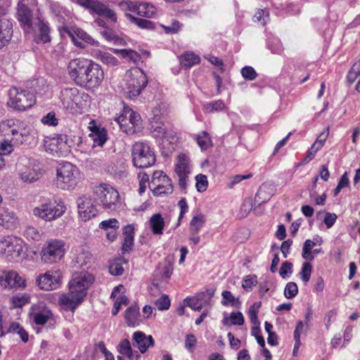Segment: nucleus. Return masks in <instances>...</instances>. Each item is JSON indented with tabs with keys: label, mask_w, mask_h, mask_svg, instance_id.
<instances>
[{
	"label": "nucleus",
	"mask_w": 360,
	"mask_h": 360,
	"mask_svg": "<svg viewBox=\"0 0 360 360\" xmlns=\"http://www.w3.org/2000/svg\"><path fill=\"white\" fill-rule=\"evenodd\" d=\"M67 73L74 84L86 90L97 89L105 77L102 67L84 57L71 59L67 65Z\"/></svg>",
	"instance_id": "f257e3e1"
},
{
	"label": "nucleus",
	"mask_w": 360,
	"mask_h": 360,
	"mask_svg": "<svg viewBox=\"0 0 360 360\" xmlns=\"http://www.w3.org/2000/svg\"><path fill=\"white\" fill-rule=\"evenodd\" d=\"M148 84L145 72L139 68L128 70L120 84L122 91L127 98L138 96Z\"/></svg>",
	"instance_id": "f03ea898"
},
{
	"label": "nucleus",
	"mask_w": 360,
	"mask_h": 360,
	"mask_svg": "<svg viewBox=\"0 0 360 360\" xmlns=\"http://www.w3.org/2000/svg\"><path fill=\"white\" fill-rule=\"evenodd\" d=\"M94 201L99 203L105 210H115L120 203L121 198L119 191L112 185L101 182L91 188Z\"/></svg>",
	"instance_id": "7ed1b4c3"
},
{
	"label": "nucleus",
	"mask_w": 360,
	"mask_h": 360,
	"mask_svg": "<svg viewBox=\"0 0 360 360\" xmlns=\"http://www.w3.org/2000/svg\"><path fill=\"white\" fill-rule=\"evenodd\" d=\"M8 96L6 105L15 111L28 110L37 103L36 95L27 89L13 86L9 89Z\"/></svg>",
	"instance_id": "20e7f679"
},
{
	"label": "nucleus",
	"mask_w": 360,
	"mask_h": 360,
	"mask_svg": "<svg viewBox=\"0 0 360 360\" xmlns=\"http://www.w3.org/2000/svg\"><path fill=\"white\" fill-rule=\"evenodd\" d=\"M82 173L70 162L60 164L57 168L56 184L63 190H72L81 182Z\"/></svg>",
	"instance_id": "39448f33"
},
{
	"label": "nucleus",
	"mask_w": 360,
	"mask_h": 360,
	"mask_svg": "<svg viewBox=\"0 0 360 360\" xmlns=\"http://www.w3.org/2000/svg\"><path fill=\"white\" fill-rule=\"evenodd\" d=\"M63 105L74 114H82L89 104L90 96L75 87L66 88L61 91Z\"/></svg>",
	"instance_id": "423d86ee"
},
{
	"label": "nucleus",
	"mask_w": 360,
	"mask_h": 360,
	"mask_svg": "<svg viewBox=\"0 0 360 360\" xmlns=\"http://www.w3.org/2000/svg\"><path fill=\"white\" fill-rule=\"evenodd\" d=\"M65 211L66 206L61 199H44L33 209V214L46 221H51L62 217Z\"/></svg>",
	"instance_id": "0eeeda50"
},
{
	"label": "nucleus",
	"mask_w": 360,
	"mask_h": 360,
	"mask_svg": "<svg viewBox=\"0 0 360 360\" xmlns=\"http://www.w3.org/2000/svg\"><path fill=\"white\" fill-rule=\"evenodd\" d=\"M66 252L65 242L60 239L49 240L40 252L41 260L44 264H53L62 260Z\"/></svg>",
	"instance_id": "6e6552de"
},
{
	"label": "nucleus",
	"mask_w": 360,
	"mask_h": 360,
	"mask_svg": "<svg viewBox=\"0 0 360 360\" xmlns=\"http://www.w3.org/2000/svg\"><path fill=\"white\" fill-rule=\"evenodd\" d=\"M59 31L62 37H69L74 45L79 49H85L88 45H98L97 41L77 25H64Z\"/></svg>",
	"instance_id": "1a4fd4ad"
},
{
	"label": "nucleus",
	"mask_w": 360,
	"mask_h": 360,
	"mask_svg": "<svg viewBox=\"0 0 360 360\" xmlns=\"http://www.w3.org/2000/svg\"><path fill=\"white\" fill-rule=\"evenodd\" d=\"M132 160L135 167L147 168L155 163L156 158L154 152L147 144L136 142L132 146Z\"/></svg>",
	"instance_id": "9d476101"
},
{
	"label": "nucleus",
	"mask_w": 360,
	"mask_h": 360,
	"mask_svg": "<svg viewBox=\"0 0 360 360\" xmlns=\"http://www.w3.org/2000/svg\"><path fill=\"white\" fill-rule=\"evenodd\" d=\"M95 281L94 276L89 271H75L70 279L68 287L82 297L87 295V290Z\"/></svg>",
	"instance_id": "9b49d317"
},
{
	"label": "nucleus",
	"mask_w": 360,
	"mask_h": 360,
	"mask_svg": "<svg viewBox=\"0 0 360 360\" xmlns=\"http://www.w3.org/2000/svg\"><path fill=\"white\" fill-rule=\"evenodd\" d=\"M120 129L127 134H133L141 123L140 115L128 106H124L120 116L116 119Z\"/></svg>",
	"instance_id": "f8f14e48"
},
{
	"label": "nucleus",
	"mask_w": 360,
	"mask_h": 360,
	"mask_svg": "<svg viewBox=\"0 0 360 360\" xmlns=\"http://www.w3.org/2000/svg\"><path fill=\"white\" fill-rule=\"evenodd\" d=\"M0 286L4 290H24L27 280L17 271L4 269L0 271Z\"/></svg>",
	"instance_id": "ddd939ff"
},
{
	"label": "nucleus",
	"mask_w": 360,
	"mask_h": 360,
	"mask_svg": "<svg viewBox=\"0 0 360 360\" xmlns=\"http://www.w3.org/2000/svg\"><path fill=\"white\" fill-rule=\"evenodd\" d=\"M23 247L24 242L20 238L8 236L0 238V253L9 259L19 257Z\"/></svg>",
	"instance_id": "4468645a"
},
{
	"label": "nucleus",
	"mask_w": 360,
	"mask_h": 360,
	"mask_svg": "<svg viewBox=\"0 0 360 360\" xmlns=\"http://www.w3.org/2000/svg\"><path fill=\"white\" fill-rule=\"evenodd\" d=\"M76 2L88 9L91 13L103 16L110 22L116 23L117 21L115 12L110 9L108 5L98 0H76Z\"/></svg>",
	"instance_id": "2eb2a0df"
},
{
	"label": "nucleus",
	"mask_w": 360,
	"mask_h": 360,
	"mask_svg": "<svg viewBox=\"0 0 360 360\" xmlns=\"http://www.w3.org/2000/svg\"><path fill=\"white\" fill-rule=\"evenodd\" d=\"M150 184L155 195L171 194L174 190L171 179L162 170L153 172Z\"/></svg>",
	"instance_id": "dca6fc26"
},
{
	"label": "nucleus",
	"mask_w": 360,
	"mask_h": 360,
	"mask_svg": "<svg viewBox=\"0 0 360 360\" xmlns=\"http://www.w3.org/2000/svg\"><path fill=\"white\" fill-rule=\"evenodd\" d=\"M63 274L60 269H51L40 274L37 283L43 290H53L58 288L63 282Z\"/></svg>",
	"instance_id": "f3484780"
},
{
	"label": "nucleus",
	"mask_w": 360,
	"mask_h": 360,
	"mask_svg": "<svg viewBox=\"0 0 360 360\" xmlns=\"http://www.w3.org/2000/svg\"><path fill=\"white\" fill-rule=\"evenodd\" d=\"M174 172L179 177V184L182 188L186 186L190 170V159L185 153H179L175 160Z\"/></svg>",
	"instance_id": "a211bd4d"
},
{
	"label": "nucleus",
	"mask_w": 360,
	"mask_h": 360,
	"mask_svg": "<svg viewBox=\"0 0 360 360\" xmlns=\"http://www.w3.org/2000/svg\"><path fill=\"white\" fill-rule=\"evenodd\" d=\"M84 298L71 289L68 292L60 295L58 305L65 311L74 312L75 309L83 302Z\"/></svg>",
	"instance_id": "6ab92c4d"
},
{
	"label": "nucleus",
	"mask_w": 360,
	"mask_h": 360,
	"mask_svg": "<svg viewBox=\"0 0 360 360\" xmlns=\"http://www.w3.org/2000/svg\"><path fill=\"white\" fill-rule=\"evenodd\" d=\"M98 213L93 200L89 197H82L78 203V214L83 221H86L96 217Z\"/></svg>",
	"instance_id": "aec40b11"
},
{
	"label": "nucleus",
	"mask_w": 360,
	"mask_h": 360,
	"mask_svg": "<svg viewBox=\"0 0 360 360\" xmlns=\"http://www.w3.org/2000/svg\"><path fill=\"white\" fill-rule=\"evenodd\" d=\"M132 345L139 349L138 353L145 354L154 347L155 340L152 335H147L142 331H136L132 335Z\"/></svg>",
	"instance_id": "412c9836"
},
{
	"label": "nucleus",
	"mask_w": 360,
	"mask_h": 360,
	"mask_svg": "<svg viewBox=\"0 0 360 360\" xmlns=\"http://www.w3.org/2000/svg\"><path fill=\"white\" fill-rule=\"evenodd\" d=\"M43 146L46 152L52 155H60L63 151L66 144L60 135L46 136L43 140Z\"/></svg>",
	"instance_id": "4be33fe9"
},
{
	"label": "nucleus",
	"mask_w": 360,
	"mask_h": 360,
	"mask_svg": "<svg viewBox=\"0 0 360 360\" xmlns=\"http://www.w3.org/2000/svg\"><path fill=\"white\" fill-rule=\"evenodd\" d=\"M112 51L119 56L121 58L125 60L127 62L134 64L138 63L143 58L148 57L150 55L148 51L142 49L139 51H136L131 49H112Z\"/></svg>",
	"instance_id": "5701e85b"
},
{
	"label": "nucleus",
	"mask_w": 360,
	"mask_h": 360,
	"mask_svg": "<svg viewBox=\"0 0 360 360\" xmlns=\"http://www.w3.org/2000/svg\"><path fill=\"white\" fill-rule=\"evenodd\" d=\"M6 10L0 7V49L10 40L12 33V24L4 17Z\"/></svg>",
	"instance_id": "b1692460"
},
{
	"label": "nucleus",
	"mask_w": 360,
	"mask_h": 360,
	"mask_svg": "<svg viewBox=\"0 0 360 360\" xmlns=\"http://www.w3.org/2000/svg\"><path fill=\"white\" fill-rule=\"evenodd\" d=\"M91 131L89 136L94 141V146L102 147L107 141V131L101 125H98L95 120H91L88 127Z\"/></svg>",
	"instance_id": "393cba45"
},
{
	"label": "nucleus",
	"mask_w": 360,
	"mask_h": 360,
	"mask_svg": "<svg viewBox=\"0 0 360 360\" xmlns=\"http://www.w3.org/2000/svg\"><path fill=\"white\" fill-rule=\"evenodd\" d=\"M18 20L21 23L25 32H31L32 31V14L31 10L23 4H19L18 7Z\"/></svg>",
	"instance_id": "a878e982"
},
{
	"label": "nucleus",
	"mask_w": 360,
	"mask_h": 360,
	"mask_svg": "<svg viewBox=\"0 0 360 360\" xmlns=\"http://www.w3.org/2000/svg\"><path fill=\"white\" fill-rule=\"evenodd\" d=\"M30 319L36 325L44 326L53 319V314L47 307L32 308Z\"/></svg>",
	"instance_id": "bb28decb"
},
{
	"label": "nucleus",
	"mask_w": 360,
	"mask_h": 360,
	"mask_svg": "<svg viewBox=\"0 0 360 360\" xmlns=\"http://www.w3.org/2000/svg\"><path fill=\"white\" fill-rule=\"evenodd\" d=\"M117 349L120 354L126 356L127 360H140L141 359V355L138 351L132 349L131 344L127 338L123 339L119 342Z\"/></svg>",
	"instance_id": "cd10ccee"
},
{
	"label": "nucleus",
	"mask_w": 360,
	"mask_h": 360,
	"mask_svg": "<svg viewBox=\"0 0 360 360\" xmlns=\"http://www.w3.org/2000/svg\"><path fill=\"white\" fill-rule=\"evenodd\" d=\"M37 31L34 36V41L37 44H46L50 42L51 36H50V28L48 25L44 22L43 20L38 19V22L37 24Z\"/></svg>",
	"instance_id": "c85d7f7f"
},
{
	"label": "nucleus",
	"mask_w": 360,
	"mask_h": 360,
	"mask_svg": "<svg viewBox=\"0 0 360 360\" xmlns=\"http://www.w3.org/2000/svg\"><path fill=\"white\" fill-rule=\"evenodd\" d=\"M212 296V293L208 291L201 292L197 293L195 296L186 298L185 302L189 307L194 310L199 311L202 308L203 302L205 300L206 297H211Z\"/></svg>",
	"instance_id": "c756f323"
},
{
	"label": "nucleus",
	"mask_w": 360,
	"mask_h": 360,
	"mask_svg": "<svg viewBox=\"0 0 360 360\" xmlns=\"http://www.w3.org/2000/svg\"><path fill=\"white\" fill-rule=\"evenodd\" d=\"M123 237L122 250L123 252H128L134 245V227L133 225L129 224L124 227Z\"/></svg>",
	"instance_id": "7c9ffc66"
},
{
	"label": "nucleus",
	"mask_w": 360,
	"mask_h": 360,
	"mask_svg": "<svg viewBox=\"0 0 360 360\" xmlns=\"http://www.w3.org/2000/svg\"><path fill=\"white\" fill-rule=\"evenodd\" d=\"M124 319L130 327L139 325L141 322L139 307L136 305L128 307L124 312Z\"/></svg>",
	"instance_id": "2f4dec72"
},
{
	"label": "nucleus",
	"mask_w": 360,
	"mask_h": 360,
	"mask_svg": "<svg viewBox=\"0 0 360 360\" xmlns=\"http://www.w3.org/2000/svg\"><path fill=\"white\" fill-rule=\"evenodd\" d=\"M17 220L15 213L4 207L0 209V226L6 229L13 228L15 226Z\"/></svg>",
	"instance_id": "473e14b6"
},
{
	"label": "nucleus",
	"mask_w": 360,
	"mask_h": 360,
	"mask_svg": "<svg viewBox=\"0 0 360 360\" xmlns=\"http://www.w3.org/2000/svg\"><path fill=\"white\" fill-rule=\"evenodd\" d=\"M152 232L155 235H161L165 226V219L160 214H153L149 220Z\"/></svg>",
	"instance_id": "72a5a7b5"
},
{
	"label": "nucleus",
	"mask_w": 360,
	"mask_h": 360,
	"mask_svg": "<svg viewBox=\"0 0 360 360\" xmlns=\"http://www.w3.org/2000/svg\"><path fill=\"white\" fill-rule=\"evenodd\" d=\"M20 176L24 181L33 182L39 179L41 172L34 168L25 167L20 169Z\"/></svg>",
	"instance_id": "f704fd0d"
},
{
	"label": "nucleus",
	"mask_w": 360,
	"mask_h": 360,
	"mask_svg": "<svg viewBox=\"0 0 360 360\" xmlns=\"http://www.w3.org/2000/svg\"><path fill=\"white\" fill-rule=\"evenodd\" d=\"M316 241L314 240H307L302 248V256L307 260L311 261L314 258V254L320 252V250H314L312 251L313 248L316 245Z\"/></svg>",
	"instance_id": "c9c22d12"
},
{
	"label": "nucleus",
	"mask_w": 360,
	"mask_h": 360,
	"mask_svg": "<svg viewBox=\"0 0 360 360\" xmlns=\"http://www.w3.org/2000/svg\"><path fill=\"white\" fill-rule=\"evenodd\" d=\"M156 13L157 8L154 5L147 2L139 4L137 13L139 15L150 18L154 17L156 15Z\"/></svg>",
	"instance_id": "e433bc0d"
},
{
	"label": "nucleus",
	"mask_w": 360,
	"mask_h": 360,
	"mask_svg": "<svg viewBox=\"0 0 360 360\" xmlns=\"http://www.w3.org/2000/svg\"><path fill=\"white\" fill-rule=\"evenodd\" d=\"M11 308H22L30 302V295L27 293L17 294L10 300Z\"/></svg>",
	"instance_id": "4c0bfd02"
},
{
	"label": "nucleus",
	"mask_w": 360,
	"mask_h": 360,
	"mask_svg": "<svg viewBox=\"0 0 360 360\" xmlns=\"http://www.w3.org/2000/svg\"><path fill=\"white\" fill-rule=\"evenodd\" d=\"M195 141L202 150H206L213 146L211 136L207 131H202L198 134Z\"/></svg>",
	"instance_id": "58836bf2"
},
{
	"label": "nucleus",
	"mask_w": 360,
	"mask_h": 360,
	"mask_svg": "<svg viewBox=\"0 0 360 360\" xmlns=\"http://www.w3.org/2000/svg\"><path fill=\"white\" fill-rule=\"evenodd\" d=\"M222 300L221 304L224 306H231L233 307H239L241 302L239 297H235L231 292L229 290H224L221 293Z\"/></svg>",
	"instance_id": "ea45409f"
},
{
	"label": "nucleus",
	"mask_w": 360,
	"mask_h": 360,
	"mask_svg": "<svg viewBox=\"0 0 360 360\" xmlns=\"http://www.w3.org/2000/svg\"><path fill=\"white\" fill-rule=\"evenodd\" d=\"M205 222V217L202 213L196 214L193 216L190 222V230L197 233L200 229L203 226Z\"/></svg>",
	"instance_id": "a19ab883"
},
{
	"label": "nucleus",
	"mask_w": 360,
	"mask_h": 360,
	"mask_svg": "<svg viewBox=\"0 0 360 360\" xmlns=\"http://www.w3.org/2000/svg\"><path fill=\"white\" fill-rule=\"evenodd\" d=\"M261 302H255L248 309V314L250 318V322L253 325H259L258 319V313L261 308Z\"/></svg>",
	"instance_id": "79ce46f5"
},
{
	"label": "nucleus",
	"mask_w": 360,
	"mask_h": 360,
	"mask_svg": "<svg viewBox=\"0 0 360 360\" xmlns=\"http://www.w3.org/2000/svg\"><path fill=\"white\" fill-rule=\"evenodd\" d=\"M200 58L198 56L193 53H186L181 56V64L187 68L198 64Z\"/></svg>",
	"instance_id": "37998d69"
},
{
	"label": "nucleus",
	"mask_w": 360,
	"mask_h": 360,
	"mask_svg": "<svg viewBox=\"0 0 360 360\" xmlns=\"http://www.w3.org/2000/svg\"><path fill=\"white\" fill-rule=\"evenodd\" d=\"M258 283L257 276L255 274L246 276L242 283V287L245 291H251Z\"/></svg>",
	"instance_id": "c03bdc74"
},
{
	"label": "nucleus",
	"mask_w": 360,
	"mask_h": 360,
	"mask_svg": "<svg viewBox=\"0 0 360 360\" xmlns=\"http://www.w3.org/2000/svg\"><path fill=\"white\" fill-rule=\"evenodd\" d=\"M41 122L44 125L55 127L58 125L59 119L56 117V112L51 111L42 117Z\"/></svg>",
	"instance_id": "a18cd8bd"
},
{
	"label": "nucleus",
	"mask_w": 360,
	"mask_h": 360,
	"mask_svg": "<svg viewBox=\"0 0 360 360\" xmlns=\"http://www.w3.org/2000/svg\"><path fill=\"white\" fill-rule=\"evenodd\" d=\"M126 15L132 20L141 28L153 30L155 27L154 22L150 20L135 18L129 13H127Z\"/></svg>",
	"instance_id": "49530a36"
},
{
	"label": "nucleus",
	"mask_w": 360,
	"mask_h": 360,
	"mask_svg": "<svg viewBox=\"0 0 360 360\" xmlns=\"http://www.w3.org/2000/svg\"><path fill=\"white\" fill-rule=\"evenodd\" d=\"M312 273V265L309 262H305L303 263L302 269L300 271V275L304 283L309 282L311 278V275Z\"/></svg>",
	"instance_id": "de8ad7c7"
},
{
	"label": "nucleus",
	"mask_w": 360,
	"mask_h": 360,
	"mask_svg": "<svg viewBox=\"0 0 360 360\" xmlns=\"http://www.w3.org/2000/svg\"><path fill=\"white\" fill-rule=\"evenodd\" d=\"M226 105L221 101H217L212 103H209L205 105V110L208 113L214 112H220L225 109Z\"/></svg>",
	"instance_id": "09e8293b"
},
{
	"label": "nucleus",
	"mask_w": 360,
	"mask_h": 360,
	"mask_svg": "<svg viewBox=\"0 0 360 360\" xmlns=\"http://www.w3.org/2000/svg\"><path fill=\"white\" fill-rule=\"evenodd\" d=\"M173 271V267L170 264H166L162 266H160L157 271V275L160 276L162 280L167 281Z\"/></svg>",
	"instance_id": "8fccbe9b"
},
{
	"label": "nucleus",
	"mask_w": 360,
	"mask_h": 360,
	"mask_svg": "<svg viewBox=\"0 0 360 360\" xmlns=\"http://www.w3.org/2000/svg\"><path fill=\"white\" fill-rule=\"evenodd\" d=\"M360 76V59L356 61L349 70L347 79L350 83H353Z\"/></svg>",
	"instance_id": "3c124183"
},
{
	"label": "nucleus",
	"mask_w": 360,
	"mask_h": 360,
	"mask_svg": "<svg viewBox=\"0 0 360 360\" xmlns=\"http://www.w3.org/2000/svg\"><path fill=\"white\" fill-rule=\"evenodd\" d=\"M298 293V287L295 282H289L285 287L284 295L287 299L295 297Z\"/></svg>",
	"instance_id": "603ef678"
},
{
	"label": "nucleus",
	"mask_w": 360,
	"mask_h": 360,
	"mask_svg": "<svg viewBox=\"0 0 360 360\" xmlns=\"http://www.w3.org/2000/svg\"><path fill=\"white\" fill-rule=\"evenodd\" d=\"M154 304L159 310H167L170 307L171 300L168 295H162Z\"/></svg>",
	"instance_id": "864d4df0"
},
{
	"label": "nucleus",
	"mask_w": 360,
	"mask_h": 360,
	"mask_svg": "<svg viewBox=\"0 0 360 360\" xmlns=\"http://www.w3.org/2000/svg\"><path fill=\"white\" fill-rule=\"evenodd\" d=\"M195 186L199 192H204L208 186L207 178L205 175L200 174L195 176Z\"/></svg>",
	"instance_id": "5fc2aeb1"
},
{
	"label": "nucleus",
	"mask_w": 360,
	"mask_h": 360,
	"mask_svg": "<svg viewBox=\"0 0 360 360\" xmlns=\"http://www.w3.org/2000/svg\"><path fill=\"white\" fill-rule=\"evenodd\" d=\"M119 6L125 12L138 13L139 4L137 2L124 1L120 2Z\"/></svg>",
	"instance_id": "6e6d98bb"
},
{
	"label": "nucleus",
	"mask_w": 360,
	"mask_h": 360,
	"mask_svg": "<svg viewBox=\"0 0 360 360\" xmlns=\"http://www.w3.org/2000/svg\"><path fill=\"white\" fill-rule=\"evenodd\" d=\"M109 271L115 276L122 274L124 269L122 266V260L120 259L114 260L109 266Z\"/></svg>",
	"instance_id": "4d7b16f0"
},
{
	"label": "nucleus",
	"mask_w": 360,
	"mask_h": 360,
	"mask_svg": "<svg viewBox=\"0 0 360 360\" xmlns=\"http://www.w3.org/2000/svg\"><path fill=\"white\" fill-rule=\"evenodd\" d=\"M139 184V193H143L146 191L148 185H149V176L146 172H139L138 174Z\"/></svg>",
	"instance_id": "13d9d810"
},
{
	"label": "nucleus",
	"mask_w": 360,
	"mask_h": 360,
	"mask_svg": "<svg viewBox=\"0 0 360 360\" xmlns=\"http://www.w3.org/2000/svg\"><path fill=\"white\" fill-rule=\"evenodd\" d=\"M253 174L251 172H248L245 175L236 174L231 177L229 187L232 188L235 185L239 184L243 180L252 178Z\"/></svg>",
	"instance_id": "bf43d9fd"
},
{
	"label": "nucleus",
	"mask_w": 360,
	"mask_h": 360,
	"mask_svg": "<svg viewBox=\"0 0 360 360\" xmlns=\"http://www.w3.org/2000/svg\"><path fill=\"white\" fill-rule=\"evenodd\" d=\"M231 324L235 326H242L245 322L244 316L241 312H232L229 318Z\"/></svg>",
	"instance_id": "052dcab7"
},
{
	"label": "nucleus",
	"mask_w": 360,
	"mask_h": 360,
	"mask_svg": "<svg viewBox=\"0 0 360 360\" xmlns=\"http://www.w3.org/2000/svg\"><path fill=\"white\" fill-rule=\"evenodd\" d=\"M251 333L253 336L255 337L257 343L259 345V346L261 347H264V346H265V340L263 336L262 335L259 325H254L251 330Z\"/></svg>",
	"instance_id": "680f3d73"
},
{
	"label": "nucleus",
	"mask_w": 360,
	"mask_h": 360,
	"mask_svg": "<svg viewBox=\"0 0 360 360\" xmlns=\"http://www.w3.org/2000/svg\"><path fill=\"white\" fill-rule=\"evenodd\" d=\"M13 141H4L1 143L0 146V156L10 154L13 150Z\"/></svg>",
	"instance_id": "e2e57ef3"
},
{
	"label": "nucleus",
	"mask_w": 360,
	"mask_h": 360,
	"mask_svg": "<svg viewBox=\"0 0 360 360\" xmlns=\"http://www.w3.org/2000/svg\"><path fill=\"white\" fill-rule=\"evenodd\" d=\"M241 74L245 79L248 80H253L257 76V74L254 68L250 66L243 68L241 70Z\"/></svg>",
	"instance_id": "0e129e2a"
},
{
	"label": "nucleus",
	"mask_w": 360,
	"mask_h": 360,
	"mask_svg": "<svg viewBox=\"0 0 360 360\" xmlns=\"http://www.w3.org/2000/svg\"><path fill=\"white\" fill-rule=\"evenodd\" d=\"M99 227L103 230L108 231L114 228H119V223L116 219H110L103 221L99 224Z\"/></svg>",
	"instance_id": "69168bd1"
},
{
	"label": "nucleus",
	"mask_w": 360,
	"mask_h": 360,
	"mask_svg": "<svg viewBox=\"0 0 360 360\" xmlns=\"http://www.w3.org/2000/svg\"><path fill=\"white\" fill-rule=\"evenodd\" d=\"M292 264L288 261L282 263L279 270L280 276L282 278H285L288 275L292 273Z\"/></svg>",
	"instance_id": "338daca9"
},
{
	"label": "nucleus",
	"mask_w": 360,
	"mask_h": 360,
	"mask_svg": "<svg viewBox=\"0 0 360 360\" xmlns=\"http://www.w3.org/2000/svg\"><path fill=\"white\" fill-rule=\"evenodd\" d=\"M165 33L167 34H175L177 33L181 27V25L177 20H174L171 26L161 25Z\"/></svg>",
	"instance_id": "774afa93"
}]
</instances>
